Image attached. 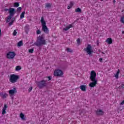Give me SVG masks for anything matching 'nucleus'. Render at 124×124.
<instances>
[{"label":"nucleus","instance_id":"1","mask_svg":"<svg viewBox=\"0 0 124 124\" xmlns=\"http://www.w3.org/2000/svg\"><path fill=\"white\" fill-rule=\"evenodd\" d=\"M41 24L42 25V30L45 33H49V29L48 27L46 26V21L44 20V18L42 17L41 18Z\"/></svg>","mask_w":124,"mask_h":124},{"label":"nucleus","instance_id":"2","mask_svg":"<svg viewBox=\"0 0 124 124\" xmlns=\"http://www.w3.org/2000/svg\"><path fill=\"white\" fill-rule=\"evenodd\" d=\"M46 42L44 39V37L42 36H40L38 37L37 42L34 44V45L36 46H41V45H45Z\"/></svg>","mask_w":124,"mask_h":124},{"label":"nucleus","instance_id":"3","mask_svg":"<svg viewBox=\"0 0 124 124\" xmlns=\"http://www.w3.org/2000/svg\"><path fill=\"white\" fill-rule=\"evenodd\" d=\"M85 52L89 55V56H93V50L92 48V46L90 45H88L86 46V47L84 48Z\"/></svg>","mask_w":124,"mask_h":124},{"label":"nucleus","instance_id":"4","mask_svg":"<svg viewBox=\"0 0 124 124\" xmlns=\"http://www.w3.org/2000/svg\"><path fill=\"white\" fill-rule=\"evenodd\" d=\"M19 79V76L15 74L11 75L10 77V82L11 83H16Z\"/></svg>","mask_w":124,"mask_h":124},{"label":"nucleus","instance_id":"5","mask_svg":"<svg viewBox=\"0 0 124 124\" xmlns=\"http://www.w3.org/2000/svg\"><path fill=\"white\" fill-rule=\"evenodd\" d=\"M53 75L56 77H62L63 75V72L62 70L56 69L54 71Z\"/></svg>","mask_w":124,"mask_h":124},{"label":"nucleus","instance_id":"6","mask_svg":"<svg viewBox=\"0 0 124 124\" xmlns=\"http://www.w3.org/2000/svg\"><path fill=\"white\" fill-rule=\"evenodd\" d=\"M36 84L39 89H41L44 87H46V85H47V84L46 83V81L44 80H43L40 82H38L36 83Z\"/></svg>","mask_w":124,"mask_h":124},{"label":"nucleus","instance_id":"7","mask_svg":"<svg viewBox=\"0 0 124 124\" xmlns=\"http://www.w3.org/2000/svg\"><path fill=\"white\" fill-rule=\"evenodd\" d=\"M96 73L94 70H93L90 73V80L91 81H94L96 80Z\"/></svg>","mask_w":124,"mask_h":124},{"label":"nucleus","instance_id":"8","mask_svg":"<svg viewBox=\"0 0 124 124\" xmlns=\"http://www.w3.org/2000/svg\"><path fill=\"white\" fill-rule=\"evenodd\" d=\"M16 56V53L14 52H9L7 53L6 57L7 59H14Z\"/></svg>","mask_w":124,"mask_h":124},{"label":"nucleus","instance_id":"9","mask_svg":"<svg viewBox=\"0 0 124 124\" xmlns=\"http://www.w3.org/2000/svg\"><path fill=\"white\" fill-rule=\"evenodd\" d=\"M8 93L9 95H10V96H12V95H14V94H16V93H17V89L16 88H14L13 89L9 90Z\"/></svg>","mask_w":124,"mask_h":124},{"label":"nucleus","instance_id":"10","mask_svg":"<svg viewBox=\"0 0 124 124\" xmlns=\"http://www.w3.org/2000/svg\"><path fill=\"white\" fill-rule=\"evenodd\" d=\"M92 82L89 83V87L90 88H94L97 84V80H91Z\"/></svg>","mask_w":124,"mask_h":124},{"label":"nucleus","instance_id":"11","mask_svg":"<svg viewBox=\"0 0 124 124\" xmlns=\"http://www.w3.org/2000/svg\"><path fill=\"white\" fill-rule=\"evenodd\" d=\"M9 13L10 16H14L15 15V9L12 8L9 9Z\"/></svg>","mask_w":124,"mask_h":124},{"label":"nucleus","instance_id":"12","mask_svg":"<svg viewBox=\"0 0 124 124\" xmlns=\"http://www.w3.org/2000/svg\"><path fill=\"white\" fill-rule=\"evenodd\" d=\"M96 114L98 116H102L104 115V112L103 111L102 109H98L96 111Z\"/></svg>","mask_w":124,"mask_h":124},{"label":"nucleus","instance_id":"13","mask_svg":"<svg viewBox=\"0 0 124 124\" xmlns=\"http://www.w3.org/2000/svg\"><path fill=\"white\" fill-rule=\"evenodd\" d=\"M19 117L22 121H26V115L23 113H20L19 114Z\"/></svg>","mask_w":124,"mask_h":124},{"label":"nucleus","instance_id":"14","mask_svg":"<svg viewBox=\"0 0 124 124\" xmlns=\"http://www.w3.org/2000/svg\"><path fill=\"white\" fill-rule=\"evenodd\" d=\"M0 96H1V98L4 99L6 98L8 96V94L6 93H0Z\"/></svg>","mask_w":124,"mask_h":124},{"label":"nucleus","instance_id":"15","mask_svg":"<svg viewBox=\"0 0 124 124\" xmlns=\"http://www.w3.org/2000/svg\"><path fill=\"white\" fill-rule=\"evenodd\" d=\"M73 26L72 24H70L68 26H66L65 28L63 29V31H68L69 29H71Z\"/></svg>","mask_w":124,"mask_h":124},{"label":"nucleus","instance_id":"16","mask_svg":"<svg viewBox=\"0 0 124 124\" xmlns=\"http://www.w3.org/2000/svg\"><path fill=\"white\" fill-rule=\"evenodd\" d=\"M106 42H107L109 45L112 44L113 43V40L111 38H108L106 40Z\"/></svg>","mask_w":124,"mask_h":124},{"label":"nucleus","instance_id":"17","mask_svg":"<svg viewBox=\"0 0 124 124\" xmlns=\"http://www.w3.org/2000/svg\"><path fill=\"white\" fill-rule=\"evenodd\" d=\"M79 88L82 92H86V89H87V86L85 85H82L79 87Z\"/></svg>","mask_w":124,"mask_h":124},{"label":"nucleus","instance_id":"18","mask_svg":"<svg viewBox=\"0 0 124 124\" xmlns=\"http://www.w3.org/2000/svg\"><path fill=\"white\" fill-rule=\"evenodd\" d=\"M6 108H7V106L6 105H4L3 108H2V115H4L6 113Z\"/></svg>","mask_w":124,"mask_h":124},{"label":"nucleus","instance_id":"19","mask_svg":"<svg viewBox=\"0 0 124 124\" xmlns=\"http://www.w3.org/2000/svg\"><path fill=\"white\" fill-rule=\"evenodd\" d=\"M120 69H118L116 73L114 74V77L116 78V79H119V74H120Z\"/></svg>","mask_w":124,"mask_h":124},{"label":"nucleus","instance_id":"20","mask_svg":"<svg viewBox=\"0 0 124 124\" xmlns=\"http://www.w3.org/2000/svg\"><path fill=\"white\" fill-rule=\"evenodd\" d=\"M75 12H76V13H81L82 10L80 8H78L75 9Z\"/></svg>","mask_w":124,"mask_h":124},{"label":"nucleus","instance_id":"21","mask_svg":"<svg viewBox=\"0 0 124 124\" xmlns=\"http://www.w3.org/2000/svg\"><path fill=\"white\" fill-rule=\"evenodd\" d=\"M22 69L21 66H17L16 67V71H19Z\"/></svg>","mask_w":124,"mask_h":124},{"label":"nucleus","instance_id":"22","mask_svg":"<svg viewBox=\"0 0 124 124\" xmlns=\"http://www.w3.org/2000/svg\"><path fill=\"white\" fill-rule=\"evenodd\" d=\"M12 17H13L12 16L9 15V16L7 17V22H10V20H11V18H12Z\"/></svg>","mask_w":124,"mask_h":124},{"label":"nucleus","instance_id":"23","mask_svg":"<svg viewBox=\"0 0 124 124\" xmlns=\"http://www.w3.org/2000/svg\"><path fill=\"white\" fill-rule=\"evenodd\" d=\"M23 45V42L22 41H19L17 44V46L18 47H21Z\"/></svg>","mask_w":124,"mask_h":124},{"label":"nucleus","instance_id":"24","mask_svg":"<svg viewBox=\"0 0 124 124\" xmlns=\"http://www.w3.org/2000/svg\"><path fill=\"white\" fill-rule=\"evenodd\" d=\"M24 17H25V12H22L20 15V19H23Z\"/></svg>","mask_w":124,"mask_h":124},{"label":"nucleus","instance_id":"25","mask_svg":"<svg viewBox=\"0 0 124 124\" xmlns=\"http://www.w3.org/2000/svg\"><path fill=\"white\" fill-rule=\"evenodd\" d=\"M15 20V18H12L11 21L9 23L10 26H11V25H12V24H13V22H14Z\"/></svg>","mask_w":124,"mask_h":124},{"label":"nucleus","instance_id":"26","mask_svg":"<svg viewBox=\"0 0 124 124\" xmlns=\"http://www.w3.org/2000/svg\"><path fill=\"white\" fill-rule=\"evenodd\" d=\"M120 22L122 23V24H124V16H122L120 19Z\"/></svg>","mask_w":124,"mask_h":124},{"label":"nucleus","instance_id":"27","mask_svg":"<svg viewBox=\"0 0 124 124\" xmlns=\"http://www.w3.org/2000/svg\"><path fill=\"white\" fill-rule=\"evenodd\" d=\"M124 88V83H122L119 87V89H122Z\"/></svg>","mask_w":124,"mask_h":124},{"label":"nucleus","instance_id":"28","mask_svg":"<svg viewBox=\"0 0 124 124\" xmlns=\"http://www.w3.org/2000/svg\"><path fill=\"white\" fill-rule=\"evenodd\" d=\"M77 43L78 45H80V44H81V41L80 40V38H78L77 40Z\"/></svg>","mask_w":124,"mask_h":124},{"label":"nucleus","instance_id":"29","mask_svg":"<svg viewBox=\"0 0 124 124\" xmlns=\"http://www.w3.org/2000/svg\"><path fill=\"white\" fill-rule=\"evenodd\" d=\"M19 2H15L14 3V7H18L19 6Z\"/></svg>","mask_w":124,"mask_h":124},{"label":"nucleus","instance_id":"30","mask_svg":"<svg viewBox=\"0 0 124 124\" xmlns=\"http://www.w3.org/2000/svg\"><path fill=\"white\" fill-rule=\"evenodd\" d=\"M66 51L69 53H72V50L69 48H67Z\"/></svg>","mask_w":124,"mask_h":124},{"label":"nucleus","instance_id":"31","mask_svg":"<svg viewBox=\"0 0 124 124\" xmlns=\"http://www.w3.org/2000/svg\"><path fill=\"white\" fill-rule=\"evenodd\" d=\"M34 50V49L33 48H31V49H29V53H33Z\"/></svg>","mask_w":124,"mask_h":124},{"label":"nucleus","instance_id":"32","mask_svg":"<svg viewBox=\"0 0 124 124\" xmlns=\"http://www.w3.org/2000/svg\"><path fill=\"white\" fill-rule=\"evenodd\" d=\"M51 7V4L50 3L46 4V7Z\"/></svg>","mask_w":124,"mask_h":124},{"label":"nucleus","instance_id":"33","mask_svg":"<svg viewBox=\"0 0 124 124\" xmlns=\"http://www.w3.org/2000/svg\"><path fill=\"white\" fill-rule=\"evenodd\" d=\"M13 34L14 36H15V35H16V34H17V31L16 30H14Z\"/></svg>","mask_w":124,"mask_h":124},{"label":"nucleus","instance_id":"34","mask_svg":"<svg viewBox=\"0 0 124 124\" xmlns=\"http://www.w3.org/2000/svg\"><path fill=\"white\" fill-rule=\"evenodd\" d=\"M74 3H73V2H70V4H69V6H70V7H72V6H73Z\"/></svg>","mask_w":124,"mask_h":124},{"label":"nucleus","instance_id":"35","mask_svg":"<svg viewBox=\"0 0 124 124\" xmlns=\"http://www.w3.org/2000/svg\"><path fill=\"white\" fill-rule=\"evenodd\" d=\"M36 33H37V34H40V33H41V31H40V30H38L36 31Z\"/></svg>","mask_w":124,"mask_h":124},{"label":"nucleus","instance_id":"36","mask_svg":"<svg viewBox=\"0 0 124 124\" xmlns=\"http://www.w3.org/2000/svg\"><path fill=\"white\" fill-rule=\"evenodd\" d=\"M32 90V87H31L29 89V92H31V91Z\"/></svg>","mask_w":124,"mask_h":124},{"label":"nucleus","instance_id":"37","mask_svg":"<svg viewBox=\"0 0 124 124\" xmlns=\"http://www.w3.org/2000/svg\"><path fill=\"white\" fill-rule=\"evenodd\" d=\"M21 10H22V7H18L17 8V11L20 12V11H21Z\"/></svg>","mask_w":124,"mask_h":124},{"label":"nucleus","instance_id":"38","mask_svg":"<svg viewBox=\"0 0 124 124\" xmlns=\"http://www.w3.org/2000/svg\"><path fill=\"white\" fill-rule=\"evenodd\" d=\"M46 78H47V79H48V81H50L51 80V79H52L51 77H46Z\"/></svg>","mask_w":124,"mask_h":124},{"label":"nucleus","instance_id":"39","mask_svg":"<svg viewBox=\"0 0 124 124\" xmlns=\"http://www.w3.org/2000/svg\"><path fill=\"white\" fill-rule=\"evenodd\" d=\"M124 100L120 103V105H124Z\"/></svg>","mask_w":124,"mask_h":124},{"label":"nucleus","instance_id":"40","mask_svg":"<svg viewBox=\"0 0 124 124\" xmlns=\"http://www.w3.org/2000/svg\"><path fill=\"white\" fill-rule=\"evenodd\" d=\"M99 62H102V58H99Z\"/></svg>","mask_w":124,"mask_h":124},{"label":"nucleus","instance_id":"41","mask_svg":"<svg viewBox=\"0 0 124 124\" xmlns=\"http://www.w3.org/2000/svg\"><path fill=\"white\" fill-rule=\"evenodd\" d=\"M72 7H70V5L67 6V9H70V8H71Z\"/></svg>","mask_w":124,"mask_h":124},{"label":"nucleus","instance_id":"42","mask_svg":"<svg viewBox=\"0 0 124 124\" xmlns=\"http://www.w3.org/2000/svg\"><path fill=\"white\" fill-rule=\"evenodd\" d=\"M5 11H9V9H5Z\"/></svg>","mask_w":124,"mask_h":124},{"label":"nucleus","instance_id":"43","mask_svg":"<svg viewBox=\"0 0 124 124\" xmlns=\"http://www.w3.org/2000/svg\"><path fill=\"white\" fill-rule=\"evenodd\" d=\"M113 2L115 3V2H116V0H113Z\"/></svg>","mask_w":124,"mask_h":124},{"label":"nucleus","instance_id":"44","mask_svg":"<svg viewBox=\"0 0 124 124\" xmlns=\"http://www.w3.org/2000/svg\"><path fill=\"white\" fill-rule=\"evenodd\" d=\"M124 31H123L122 32V34H124Z\"/></svg>","mask_w":124,"mask_h":124},{"label":"nucleus","instance_id":"45","mask_svg":"<svg viewBox=\"0 0 124 124\" xmlns=\"http://www.w3.org/2000/svg\"><path fill=\"white\" fill-rule=\"evenodd\" d=\"M100 0L102 1V0Z\"/></svg>","mask_w":124,"mask_h":124}]
</instances>
